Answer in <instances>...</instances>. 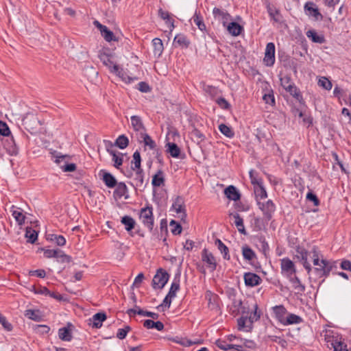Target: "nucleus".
Listing matches in <instances>:
<instances>
[{
	"label": "nucleus",
	"instance_id": "f257e3e1",
	"mask_svg": "<svg viewBox=\"0 0 351 351\" xmlns=\"http://www.w3.org/2000/svg\"><path fill=\"white\" fill-rule=\"evenodd\" d=\"M140 219L143 225L147 227L149 231L154 228V215L152 206H147L141 208L140 212Z\"/></svg>",
	"mask_w": 351,
	"mask_h": 351
},
{
	"label": "nucleus",
	"instance_id": "f03ea898",
	"mask_svg": "<svg viewBox=\"0 0 351 351\" xmlns=\"http://www.w3.org/2000/svg\"><path fill=\"white\" fill-rule=\"evenodd\" d=\"M334 267V263L322 258L319 265L313 269L317 278L328 277Z\"/></svg>",
	"mask_w": 351,
	"mask_h": 351
},
{
	"label": "nucleus",
	"instance_id": "7ed1b4c3",
	"mask_svg": "<svg viewBox=\"0 0 351 351\" xmlns=\"http://www.w3.org/2000/svg\"><path fill=\"white\" fill-rule=\"evenodd\" d=\"M169 274L162 269H159L154 276L152 286L154 289H162L169 280Z\"/></svg>",
	"mask_w": 351,
	"mask_h": 351
},
{
	"label": "nucleus",
	"instance_id": "20e7f679",
	"mask_svg": "<svg viewBox=\"0 0 351 351\" xmlns=\"http://www.w3.org/2000/svg\"><path fill=\"white\" fill-rule=\"evenodd\" d=\"M258 208L263 212L265 219L267 221L271 220L273 214L276 210V206L272 200L268 199L265 202L258 201Z\"/></svg>",
	"mask_w": 351,
	"mask_h": 351
},
{
	"label": "nucleus",
	"instance_id": "39448f33",
	"mask_svg": "<svg viewBox=\"0 0 351 351\" xmlns=\"http://www.w3.org/2000/svg\"><path fill=\"white\" fill-rule=\"evenodd\" d=\"M280 269L282 274L287 278L291 277L296 272L294 263L289 258H284L280 260Z\"/></svg>",
	"mask_w": 351,
	"mask_h": 351
},
{
	"label": "nucleus",
	"instance_id": "423d86ee",
	"mask_svg": "<svg viewBox=\"0 0 351 351\" xmlns=\"http://www.w3.org/2000/svg\"><path fill=\"white\" fill-rule=\"evenodd\" d=\"M128 177L132 179L130 184L135 189L144 188V172L143 169H135Z\"/></svg>",
	"mask_w": 351,
	"mask_h": 351
},
{
	"label": "nucleus",
	"instance_id": "0eeeda50",
	"mask_svg": "<svg viewBox=\"0 0 351 351\" xmlns=\"http://www.w3.org/2000/svg\"><path fill=\"white\" fill-rule=\"evenodd\" d=\"M3 147L10 156H16L19 153V147L14 138L11 135L4 141Z\"/></svg>",
	"mask_w": 351,
	"mask_h": 351
},
{
	"label": "nucleus",
	"instance_id": "6e6552de",
	"mask_svg": "<svg viewBox=\"0 0 351 351\" xmlns=\"http://www.w3.org/2000/svg\"><path fill=\"white\" fill-rule=\"evenodd\" d=\"M213 14L216 20L221 22L223 27L232 20L231 15L224 9L215 7L213 8Z\"/></svg>",
	"mask_w": 351,
	"mask_h": 351
},
{
	"label": "nucleus",
	"instance_id": "1a4fd4ad",
	"mask_svg": "<svg viewBox=\"0 0 351 351\" xmlns=\"http://www.w3.org/2000/svg\"><path fill=\"white\" fill-rule=\"evenodd\" d=\"M263 61L267 66L274 65L275 62V45L273 43L267 44Z\"/></svg>",
	"mask_w": 351,
	"mask_h": 351
},
{
	"label": "nucleus",
	"instance_id": "9d476101",
	"mask_svg": "<svg viewBox=\"0 0 351 351\" xmlns=\"http://www.w3.org/2000/svg\"><path fill=\"white\" fill-rule=\"evenodd\" d=\"M107 317L104 313H97L88 319V325L93 328H100Z\"/></svg>",
	"mask_w": 351,
	"mask_h": 351
},
{
	"label": "nucleus",
	"instance_id": "9b49d317",
	"mask_svg": "<svg viewBox=\"0 0 351 351\" xmlns=\"http://www.w3.org/2000/svg\"><path fill=\"white\" fill-rule=\"evenodd\" d=\"M243 278L247 287H253L259 285L262 282V280L258 275L252 272L245 273Z\"/></svg>",
	"mask_w": 351,
	"mask_h": 351
},
{
	"label": "nucleus",
	"instance_id": "f8f14e48",
	"mask_svg": "<svg viewBox=\"0 0 351 351\" xmlns=\"http://www.w3.org/2000/svg\"><path fill=\"white\" fill-rule=\"evenodd\" d=\"M202 260L207 264V266L211 269V271H215L216 269L217 262L215 257L206 249H204L202 252Z\"/></svg>",
	"mask_w": 351,
	"mask_h": 351
},
{
	"label": "nucleus",
	"instance_id": "ddd939ff",
	"mask_svg": "<svg viewBox=\"0 0 351 351\" xmlns=\"http://www.w3.org/2000/svg\"><path fill=\"white\" fill-rule=\"evenodd\" d=\"M230 218L233 221L232 223L236 226L238 231L241 234L246 235L247 232L244 226L243 219L240 215L237 213H230Z\"/></svg>",
	"mask_w": 351,
	"mask_h": 351
},
{
	"label": "nucleus",
	"instance_id": "4468645a",
	"mask_svg": "<svg viewBox=\"0 0 351 351\" xmlns=\"http://www.w3.org/2000/svg\"><path fill=\"white\" fill-rule=\"evenodd\" d=\"M324 337V340L326 343L327 347L330 348L331 346H334L335 342L339 341L341 337L337 333H335L332 330H326L324 332L323 335Z\"/></svg>",
	"mask_w": 351,
	"mask_h": 351
},
{
	"label": "nucleus",
	"instance_id": "2eb2a0df",
	"mask_svg": "<svg viewBox=\"0 0 351 351\" xmlns=\"http://www.w3.org/2000/svg\"><path fill=\"white\" fill-rule=\"evenodd\" d=\"M230 311L232 314L237 315L239 313H244V307L241 299L237 298L235 296L232 299V305L230 307Z\"/></svg>",
	"mask_w": 351,
	"mask_h": 351
},
{
	"label": "nucleus",
	"instance_id": "dca6fc26",
	"mask_svg": "<svg viewBox=\"0 0 351 351\" xmlns=\"http://www.w3.org/2000/svg\"><path fill=\"white\" fill-rule=\"evenodd\" d=\"M99 175L102 176L101 179L106 186L111 189L116 186L117 183V180L110 173L101 170Z\"/></svg>",
	"mask_w": 351,
	"mask_h": 351
},
{
	"label": "nucleus",
	"instance_id": "f3484780",
	"mask_svg": "<svg viewBox=\"0 0 351 351\" xmlns=\"http://www.w3.org/2000/svg\"><path fill=\"white\" fill-rule=\"evenodd\" d=\"M112 73H115L117 76L122 79L126 83H131L136 78L129 76L123 69L120 68L119 65H114L112 69Z\"/></svg>",
	"mask_w": 351,
	"mask_h": 351
},
{
	"label": "nucleus",
	"instance_id": "a211bd4d",
	"mask_svg": "<svg viewBox=\"0 0 351 351\" xmlns=\"http://www.w3.org/2000/svg\"><path fill=\"white\" fill-rule=\"evenodd\" d=\"M225 27L228 32L232 36H238L243 31V27L237 22H229Z\"/></svg>",
	"mask_w": 351,
	"mask_h": 351
},
{
	"label": "nucleus",
	"instance_id": "6ab92c4d",
	"mask_svg": "<svg viewBox=\"0 0 351 351\" xmlns=\"http://www.w3.org/2000/svg\"><path fill=\"white\" fill-rule=\"evenodd\" d=\"M273 312L275 314L276 318L283 324L286 317L288 314L287 309L282 305L275 306L273 307Z\"/></svg>",
	"mask_w": 351,
	"mask_h": 351
},
{
	"label": "nucleus",
	"instance_id": "aec40b11",
	"mask_svg": "<svg viewBox=\"0 0 351 351\" xmlns=\"http://www.w3.org/2000/svg\"><path fill=\"white\" fill-rule=\"evenodd\" d=\"M304 10L309 12V14L313 16L316 20H322L323 18L317 8L315 7L313 2H306L304 5Z\"/></svg>",
	"mask_w": 351,
	"mask_h": 351
},
{
	"label": "nucleus",
	"instance_id": "412c9836",
	"mask_svg": "<svg viewBox=\"0 0 351 351\" xmlns=\"http://www.w3.org/2000/svg\"><path fill=\"white\" fill-rule=\"evenodd\" d=\"M130 119L132 127L134 131L139 132L140 134L141 132H145V128L143 125V121L139 116L133 115L131 117Z\"/></svg>",
	"mask_w": 351,
	"mask_h": 351
},
{
	"label": "nucleus",
	"instance_id": "4be33fe9",
	"mask_svg": "<svg viewBox=\"0 0 351 351\" xmlns=\"http://www.w3.org/2000/svg\"><path fill=\"white\" fill-rule=\"evenodd\" d=\"M114 195H117L118 197L121 198L124 197L125 199H128L129 197L128 195V189L126 184L124 182H117L116 185V189L114 191Z\"/></svg>",
	"mask_w": 351,
	"mask_h": 351
},
{
	"label": "nucleus",
	"instance_id": "5701e85b",
	"mask_svg": "<svg viewBox=\"0 0 351 351\" xmlns=\"http://www.w3.org/2000/svg\"><path fill=\"white\" fill-rule=\"evenodd\" d=\"M11 212L12 215L19 226H22L25 223L26 217L23 214V210L22 209L13 206L11 208Z\"/></svg>",
	"mask_w": 351,
	"mask_h": 351
},
{
	"label": "nucleus",
	"instance_id": "b1692460",
	"mask_svg": "<svg viewBox=\"0 0 351 351\" xmlns=\"http://www.w3.org/2000/svg\"><path fill=\"white\" fill-rule=\"evenodd\" d=\"M287 278L291 283L294 289L296 290L297 293L302 294L305 291L304 285L301 282L300 280L295 274Z\"/></svg>",
	"mask_w": 351,
	"mask_h": 351
},
{
	"label": "nucleus",
	"instance_id": "393cba45",
	"mask_svg": "<svg viewBox=\"0 0 351 351\" xmlns=\"http://www.w3.org/2000/svg\"><path fill=\"white\" fill-rule=\"evenodd\" d=\"M224 193L226 197L233 201H237L240 199L241 195L237 188L232 185L228 186L224 190Z\"/></svg>",
	"mask_w": 351,
	"mask_h": 351
},
{
	"label": "nucleus",
	"instance_id": "a878e982",
	"mask_svg": "<svg viewBox=\"0 0 351 351\" xmlns=\"http://www.w3.org/2000/svg\"><path fill=\"white\" fill-rule=\"evenodd\" d=\"M171 209L174 211H176V213H182V215L184 217H186V214L184 212V202L181 197L178 196L171 206Z\"/></svg>",
	"mask_w": 351,
	"mask_h": 351
},
{
	"label": "nucleus",
	"instance_id": "bb28decb",
	"mask_svg": "<svg viewBox=\"0 0 351 351\" xmlns=\"http://www.w3.org/2000/svg\"><path fill=\"white\" fill-rule=\"evenodd\" d=\"M154 47V54L157 58L160 57L163 52L164 47L162 41L160 38H155L152 40Z\"/></svg>",
	"mask_w": 351,
	"mask_h": 351
},
{
	"label": "nucleus",
	"instance_id": "cd10ccee",
	"mask_svg": "<svg viewBox=\"0 0 351 351\" xmlns=\"http://www.w3.org/2000/svg\"><path fill=\"white\" fill-rule=\"evenodd\" d=\"M306 36L313 43L322 44L325 42V38L322 34H318L315 30L310 29L306 32Z\"/></svg>",
	"mask_w": 351,
	"mask_h": 351
},
{
	"label": "nucleus",
	"instance_id": "c85d7f7f",
	"mask_svg": "<svg viewBox=\"0 0 351 351\" xmlns=\"http://www.w3.org/2000/svg\"><path fill=\"white\" fill-rule=\"evenodd\" d=\"M286 91L290 93L297 101H298L300 104L304 102L303 97L300 91V90L297 88V86L293 84L289 88L286 89Z\"/></svg>",
	"mask_w": 351,
	"mask_h": 351
},
{
	"label": "nucleus",
	"instance_id": "c756f323",
	"mask_svg": "<svg viewBox=\"0 0 351 351\" xmlns=\"http://www.w3.org/2000/svg\"><path fill=\"white\" fill-rule=\"evenodd\" d=\"M303 321L302 318L293 313H288L286 319L283 323L284 326L298 324L302 323Z\"/></svg>",
	"mask_w": 351,
	"mask_h": 351
},
{
	"label": "nucleus",
	"instance_id": "7c9ffc66",
	"mask_svg": "<svg viewBox=\"0 0 351 351\" xmlns=\"http://www.w3.org/2000/svg\"><path fill=\"white\" fill-rule=\"evenodd\" d=\"M165 183L164 173L162 170H158L153 176L152 184L154 187H159Z\"/></svg>",
	"mask_w": 351,
	"mask_h": 351
},
{
	"label": "nucleus",
	"instance_id": "2f4dec72",
	"mask_svg": "<svg viewBox=\"0 0 351 351\" xmlns=\"http://www.w3.org/2000/svg\"><path fill=\"white\" fill-rule=\"evenodd\" d=\"M173 43L179 47H188L190 42L185 35L180 34L175 36Z\"/></svg>",
	"mask_w": 351,
	"mask_h": 351
},
{
	"label": "nucleus",
	"instance_id": "473e14b6",
	"mask_svg": "<svg viewBox=\"0 0 351 351\" xmlns=\"http://www.w3.org/2000/svg\"><path fill=\"white\" fill-rule=\"evenodd\" d=\"M215 245L217 246L218 250L223 255L225 260H230V256L229 254V250L228 247L219 239L215 241Z\"/></svg>",
	"mask_w": 351,
	"mask_h": 351
},
{
	"label": "nucleus",
	"instance_id": "72a5a7b5",
	"mask_svg": "<svg viewBox=\"0 0 351 351\" xmlns=\"http://www.w3.org/2000/svg\"><path fill=\"white\" fill-rule=\"evenodd\" d=\"M242 255L243 258L247 261H252L256 258L254 251L247 245L242 247Z\"/></svg>",
	"mask_w": 351,
	"mask_h": 351
},
{
	"label": "nucleus",
	"instance_id": "f704fd0d",
	"mask_svg": "<svg viewBox=\"0 0 351 351\" xmlns=\"http://www.w3.org/2000/svg\"><path fill=\"white\" fill-rule=\"evenodd\" d=\"M180 289V274L175 276L169 293H167L169 297L175 298L176 296L177 291Z\"/></svg>",
	"mask_w": 351,
	"mask_h": 351
},
{
	"label": "nucleus",
	"instance_id": "c9c22d12",
	"mask_svg": "<svg viewBox=\"0 0 351 351\" xmlns=\"http://www.w3.org/2000/svg\"><path fill=\"white\" fill-rule=\"evenodd\" d=\"M191 21L197 26L200 31L205 32L206 30V27L203 21L202 16H201L197 12H195L194 16L192 17Z\"/></svg>",
	"mask_w": 351,
	"mask_h": 351
},
{
	"label": "nucleus",
	"instance_id": "e433bc0d",
	"mask_svg": "<svg viewBox=\"0 0 351 351\" xmlns=\"http://www.w3.org/2000/svg\"><path fill=\"white\" fill-rule=\"evenodd\" d=\"M99 57L102 63L110 69V72H112L113 66L117 64L112 60L111 56L106 53H101Z\"/></svg>",
	"mask_w": 351,
	"mask_h": 351
},
{
	"label": "nucleus",
	"instance_id": "4c0bfd02",
	"mask_svg": "<svg viewBox=\"0 0 351 351\" xmlns=\"http://www.w3.org/2000/svg\"><path fill=\"white\" fill-rule=\"evenodd\" d=\"M59 338L65 341H70L72 339L71 330L67 327H63L58 330Z\"/></svg>",
	"mask_w": 351,
	"mask_h": 351
},
{
	"label": "nucleus",
	"instance_id": "58836bf2",
	"mask_svg": "<svg viewBox=\"0 0 351 351\" xmlns=\"http://www.w3.org/2000/svg\"><path fill=\"white\" fill-rule=\"evenodd\" d=\"M141 138H142V142L145 144V146H147L150 149H155L156 145V143L151 136L147 134L145 132L141 133Z\"/></svg>",
	"mask_w": 351,
	"mask_h": 351
},
{
	"label": "nucleus",
	"instance_id": "ea45409f",
	"mask_svg": "<svg viewBox=\"0 0 351 351\" xmlns=\"http://www.w3.org/2000/svg\"><path fill=\"white\" fill-rule=\"evenodd\" d=\"M121 222L125 226V228L128 232L132 230L135 226L134 219L128 215H125L121 218Z\"/></svg>",
	"mask_w": 351,
	"mask_h": 351
},
{
	"label": "nucleus",
	"instance_id": "a19ab883",
	"mask_svg": "<svg viewBox=\"0 0 351 351\" xmlns=\"http://www.w3.org/2000/svg\"><path fill=\"white\" fill-rule=\"evenodd\" d=\"M141 154H140V152L136 150L134 154H133V160L132 161V166H131V169L132 171H135V169H143L141 168Z\"/></svg>",
	"mask_w": 351,
	"mask_h": 351
},
{
	"label": "nucleus",
	"instance_id": "79ce46f5",
	"mask_svg": "<svg viewBox=\"0 0 351 351\" xmlns=\"http://www.w3.org/2000/svg\"><path fill=\"white\" fill-rule=\"evenodd\" d=\"M167 146L168 147L167 151L172 157L179 158L180 154V149L176 143H168Z\"/></svg>",
	"mask_w": 351,
	"mask_h": 351
},
{
	"label": "nucleus",
	"instance_id": "37998d69",
	"mask_svg": "<svg viewBox=\"0 0 351 351\" xmlns=\"http://www.w3.org/2000/svg\"><path fill=\"white\" fill-rule=\"evenodd\" d=\"M190 135H191V139L198 144L200 143L201 142H202L205 139L204 134L196 128L193 129L191 132Z\"/></svg>",
	"mask_w": 351,
	"mask_h": 351
},
{
	"label": "nucleus",
	"instance_id": "c03bdc74",
	"mask_svg": "<svg viewBox=\"0 0 351 351\" xmlns=\"http://www.w3.org/2000/svg\"><path fill=\"white\" fill-rule=\"evenodd\" d=\"M101 36L104 37L106 41H117V39L114 36V33L110 31L106 26L100 32Z\"/></svg>",
	"mask_w": 351,
	"mask_h": 351
},
{
	"label": "nucleus",
	"instance_id": "a18cd8bd",
	"mask_svg": "<svg viewBox=\"0 0 351 351\" xmlns=\"http://www.w3.org/2000/svg\"><path fill=\"white\" fill-rule=\"evenodd\" d=\"M128 144L129 139L124 134L119 136L114 143V145L121 149L126 148L128 146Z\"/></svg>",
	"mask_w": 351,
	"mask_h": 351
},
{
	"label": "nucleus",
	"instance_id": "49530a36",
	"mask_svg": "<svg viewBox=\"0 0 351 351\" xmlns=\"http://www.w3.org/2000/svg\"><path fill=\"white\" fill-rule=\"evenodd\" d=\"M297 257L300 259L302 263L308 261L309 252L303 247L298 246L296 250Z\"/></svg>",
	"mask_w": 351,
	"mask_h": 351
},
{
	"label": "nucleus",
	"instance_id": "de8ad7c7",
	"mask_svg": "<svg viewBox=\"0 0 351 351\" xmlns=\"http://www.w3.org/2000/svg\"><path fill=\"white\" fill-rule=\"evenodd\" d=\"M254 193L257 199V202L261 199H265L267 197L266 190L261 184H258L255 187Z\"/></svg>",
	"mask_w": 351,
	"mask_h": 351
},
{
	"label": "nucleus",
	"instance_id": "09e8293b",
	"mask_svg": "<svg viewBox=\"0 0 351 351\" xmlns=\"http://www.w3.org/2000/svg\"><path fill=\"white\" fill-rule=\"evenodd\" d=\"M333 349V351H349L347 348V344L340 337L339 341L335 342L334 346H331L330 349Z\"/></svg>",
	"mask_w": 351,
	"mask_h": 351
},
{
	"label": "nucleus",
	"instance_id": "8fccbe9b",
	"mask_svg": "<svg viewBox=\"0 0 351 351\" xmlns=\"http://www.w3.org/2000/svg\"><path fill=\"white\" fill-rule=\"evenodd\" d=\"M219 130L224 136L228 138H232L234 135V132L232 128L226 124H220L219 125Z\"/></svg>",
	"mask_w": 351,
	"mask_h": 351
},
{
	"label": "nucleus",
	"instance_id": "3c124183",
	"mask_svg": "<svg viewBox=\"0 0 351 351\" xmlns=\"http://www.w3.org/2000/svg\"><path fill=\"white\" fill-rule=\"evenodd\" d=\"M204 91L213 99H214L220 94V90L217 87L213 86H205Z\"/></svg>",
	"mask_w": 351,
	"mask_h": 351
},
{
	"label": "nucleus",
	"instance_id": "603ef678",
	"mask_svg": "<svg viewBox=\"0 0 351 351\" xmlns=\"http://www.w3.org/2000/svg\"><path fill=\"white\" fill-rule=\"evenodd\" d=\"M25 315L29 319L37 322L40 321L41 319L39 311L36 310L28 309L25 311Z\"/></svg>",
	"mask_w": 351,
	"mask_h": 351
},
{
	"label": "nucleus",
	"instance_id": "864d4df0",
	"mask_svg": "<svg viewBox=\"0 0 351 351\" xmlns=\"http://www.w3.org/2000/svg\"><path fill=\"white\" fill-rule=\"evenodd\" d=\"M56 251V255L54 258H56L58 261L63 263H69L71 261V257L65 254L61 250L55 249Z\"/></svg>",
	"mask_w": 351,
	"mask_h": 351
},
{
	"label": "nucleus",
	"instance_id": "5fc2aeb1",
	"mask_svg": "<svg viewBox=\"0 0 351 351\" xmlns=\"http://www.w3.org/2000/svg\"><path fill=\"white\" fill-rule=\"evenodd\" d=\"M33 329L36 333L39 335L47 334L50 330V328L48 326L38 324L34 325Z\"/></svg>",
	"mask_w": 351,
	"mask_h": 351
},
{
	"label": "nucleus",
	"instance_id": "6e6d98bb",
	"mask_svg": "<svg viewBox=\"0 0 351 351\" xmlns=\"http://www.w3.org/2000/svg\"><path fill=\"white\" fill-rule=\"evenodd\" d=\"M318 85L327 90H330L332 87V82L326 77H322L319 80Z\"/></svg>",
	"mask_w": 351,
	"mask_h": 351
},
{
	"label": "nucleus",
	"instance_id": "4d7b16f0",
	"mask_svg": "<svg viewBox=\"0 0 351 351\" xmlns=\"http://www.w3.org/2000/svg\"><path fill=\"white\" fill-rule=\"evenodd\" d=\"M25 236L27 238V241L30 242L31 243H34L37 238H38V233L36 231L32 230V228L27 229Z\"/></svg>",
	"mask_w": 351,
	"mask_h": 351
},
{
	"label": "nucleus",
	"instance_id": "13d9d810",
	"mask_svg": "<svg viewBox=\"0 0 351 351\" xmlns=\"http://www.w3.org/2000/svg\"><path fill=\"white\" fill-rule=\"evenodd\" d=\"M169 226L171 227V232L174 235H178L181 234L182 228L181 225L179 223H177L174 220H171L170 221Z\"/></svg>",
	"mask_w": 351,
	"mask_h": 351
},
{
	"label": "nucleus",
	"instance_id": "bf43d9fd",
	"mask_svg": "<svg viewBox=\"0 0 351 351\" xmlns=\"http://www.w3.org/2000/svg\"><path fill=\"white\" fill-rule=\"evenodd\" d=\"M110 154L112 156V160L114 162V166L117 169H119L120 166L123 164V157L118 156L114 151H110Z\"/></svg>",
	"mask_w": 351,
	"mask_h": 351
},
{
	"label": "nucleus",
	"instance_id": "052dcab7",
	"mask_svg": "<svg viewBox=\"0 0 351 351\" xmlns=\"http://www.w3.org/2000/svg\"><path fill=\"white\" fill-rule=\"evenodd\" d=\"M0 134L6 137L11 134L8 125L6 123L2 121H0Z\"/></svg>",
	"mask_w": 351,
	"mask_h": 351
},
{
	"label": "nucleus",
	"instance_id": "680f3d73",
	"mask_svg": "<svg viewBox=\"0 0 351 351\" xmlns=\"http://www.w3.org/2000/svg\"><path fill=\"white\" fill-rule=\"evenodd\" d=\"M216 345L217 346L218 348H219L220 349L223 350H228L232 348H234L237 346V345L229 344L227 342H226L224 341H221V340H217L216 341Z\"/></svg>",
	"mask_w": 351,
	"mask_h": 351
},
{
	"label": "nucleus",
	"instance_id": "e2e57ef3",
	"mask_svg": "<svg viewBox=\"0 0 351 351\" xmlns=\"http://www.w3.org/2000/svg\"><path fill=\"white\" fill-rule=\"evenodd\" d=\"M51 240L54 241L59 246H64L66 244V239L62 235L51 234Z\"/></svg>",
	"mask_w": 351,
	"mask_h": 351
},
{
	"label": "nucleus",
	"instance_id": "0e129e2a",
	"mask_svg": "<svg viewBox=\"0 0 351 351\" xmlns=\"http://www.w3.org/2000/svg\"><path fill=\"white\" fill-rule=\"evenodd\" d=\"M280 84L283 87L285 90L289 88L293 83L291 81V77L288 75H285L280 79Z\"/></svg>",
	"mask_w": 351,
	"mask_h": 351
},
{
	"label": "nucleus",
	"instance_id": "69168bd1",
	"mask_svg": "<svg viewBox=\"0 0 351 351\" xmlns=\"http://www.w3.org/2000/svg\"><path fill=\"white\" fill-rule=\"evenodd\" d=\"M136 308H138V312H137L138 315L150 317L153 319L158 318V314H157V313L150 312V311H143V310L141 309L139 306H136Z\"/></svg>",
	"mask_w": 351,
	"mask_h": 351
},
{
	"label": "nucleus",
	"instance_id": "338daca9",
	"mask_svg": "<svg viewBox=\"0 0 351 351\" xmlns=\"http://www.w3.org/2000/svg\"><path fill=\"white\" fill-rule=\"evenodd\" d=\"M131 330L129 326H125L123 328H119L117 333V337L119 339H123L127 336L128 332Z\"/></svg>",
	"mask_w": 351,
	"mask_h": 351
},
{
	"label": "nucleus",
	"instance_id": "774afa93",
	"mask_svg": "<svg viewBox=\"0 0 351 351\" xmlns=\"http://www.w3.org/2000/svg\"><path fill=\"white\" fill-rule=\"evenodd\" d=\"M257 310H258V306H257V304H255L254 310L253 313H252L250 316L248 317L249 323L250 324H252L254 322L257 321L260 318L261 315H260V313H258Z\"/></svg>",
	"mask_w": 351,
	"mask_h": 351
}]
</instances>
